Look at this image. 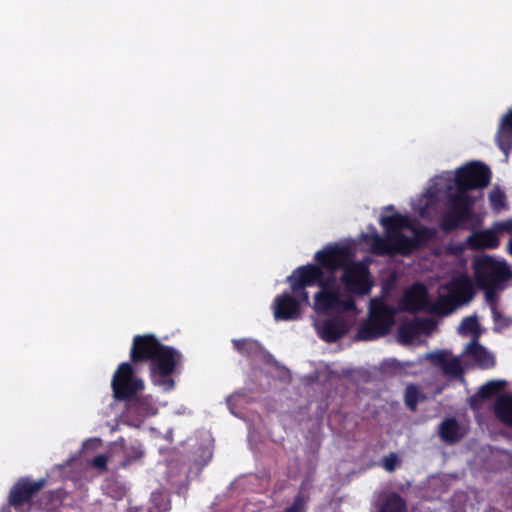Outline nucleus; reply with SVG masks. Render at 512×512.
I'll return each instance as SVG.
<instances>
[{
	"instance_id": "obj_1",
	"label": "nucleus",
	"mask_w": 512,
	"mask_h": 512,
	"mask_svg": "<svg viewBox=\"0 0 512 512\" xmlns=\"http://www.w3.org/2000/svg\"><path fill=\"white\" fill-rule=\"evenodd\" d=\"M380 225L385 229V237L380 236L376 231L372 234H363L365 242L370 243L371 252L377 256L397 255L396 235L403 234L402 229L411 228V220L407 215L395 213L391 216H382Z\"/></svg>"
},
{
	"instance_id": "obj_2",
	"label": "nucleus",
	"mask_w": 512,
	"mask_h": 512,
	"mask_svg": "<svg viewBox=\"0 0 512 512\" xmlns=\"http://www.w3.org/2000/svg\"><path fill=\"white\" fill-rule=\"evenodd\" d=\"M182 355L171 346L162 345L150 362L151 379L154 384L169 391L174 388L175 382L171 375L181 362Z\"/></svg>"
},
{
	"instance_id": "obj_3",
	"label": "nucleus",
	"mask_w": 512,
	"mask_h": 512,
	"mask_svg": "<svg viewBox=\"0 0 512 512\" xmlns=\"http://www.w3.org/2000/svg\"><path fill=\"white\" fill-rule=\"evenodd\" d=\"M473 271L478 287L503 286L512 278L507 263L489 255L476 258L473 262Z\"/></svg>"
},
{
	"instance_id": "obj_4",
	"label": "nucleus",
	"mask_w": 512,
	"mask_h": 512,
	"mask_svg": "<svg viewBox=\"0 0 512 512\" xmlns=\"http://www.w3.org/2000/svg\"><path fill=\"white\" fill-rule=\"evenodd\" d=\"M474 199L463 194H450L448 209L440 219V228L445 233H451L463 224L469 222L473 215Z\"/></svg>"
},
{
	"instance_id": "obj_5",
	"label": "nucleus",
	"mask_w": 512,
	"mask_h": 512,
	"mask_svg": "<svg viewBox=\"0 0 512 512\" xmlns=\"http://www.w3.org/2000/svg\"><path fill=\"white\" fill-rule=\"evenodd\" d=\"M290 284L291 291L299 296L304 304L309 305V294L307 287L317 285L319 287L328 286V279H325L324 272L320 266L315 264L302 265L294 269L286 279Z\"/></svg>"
},
{
	"instance_id": "obj_6",
	"label": "nucleus",
	"mask_w": 512,
	"mask_h": 512,
	"mask_svg": "<svg viewBox=\"0 0 512 512\" xmlns=\"http://www.w3.org/2000/svg\"><path fill=\"white\" fill-rule=\"evenodd\" d=\"M491 181L490 168L478 161H472L456 170L454 194H463L470 196L468 191L485 188Z\"/></svg>"
},
{
	"instance_id": "obj_7",
	"label": "nucleus",
	"mask_w": 512,
	"mask_h": 512,
	"mask_svg": "<svg viewBox=\"0 0 512 512\" xmlns=\"http://www.w3.org/2000/svg\"><path fill=\"white\" fill-rule=\"evenodd\" d=\"M111 387L116 400L130 401L144 389V383L135 375L132 363L123 362L113 375Z\"/></svg>"
},
{
	"instance_id": "obj_8",
	"label": "nucleus",
	"mask_w": 512,
	"mask_h": 512,
	"mask_svg": "<svg viewBox=\"0 0 512 512\" xmlns=\"http://www.w3.org/2000/svg\"><path fill=\"white\" fill-rule=\"evenodd\" d=\"M347 291L356 295H366L372 288L369 267L358 261H350L343 269L341 277Z\"/></svg>"
},
{
	"instance_id": "obj_9",
	"label": "nucleus",
	"mask_w": 512,
	"mask_h": 512,
	"mask_svg": "<svg viewBox=\"0 0 512 512\" xmlns=\"http://www.w3.org/2000/svg\"><path fill=\"white\" fill-rule=\"evenodd\" d=\"M47 480L41 478L32 481L27 477L20 478L11 488L8 505L16 509L31 504L32 499L46 486Z\"/></svg>"
},
{
	"instance_id": "obj_10",
	"label": "nucleus",
	"mask_w": 512,
	"mask_h": 512,
	"mask_svg": "<svg viewBox=\"0 0 512 512\" xmlns=\"http://www.w3.org/2000/svg\"><path fill=\"white\" fill-rule=\"evenodd\" d=\"M409 230L413 233V237L405 234H399L395 237L397 255H410L436 236V229L427 226H414L411 223Z\"/></svg>"
},
{
	"instance_id": "obj_11",
	"label": "nucleus",
	"mask_w": 512,
	"mask_h": 512,
	"mask_svg": "<svg viewBox=\"0 0 512 512\" xmlns=\"http://www.w3.org/2000/svg\"><path fill=\"white\" fill-rule=\"evenodd\" d=\"M315 260L318 266L335 272L338 269H344L353 258V254L346 246H328L315 254Z\"/></svg>"
},
{
	"instance_id": "obj_12",
	"label": "nucleus",
	"mask_w": 512,
	"mask_h": 512,
	"mask_svg": "<svg viewBox=\"0 0 512 512\" xmlns=\"http://www.w3.org/2000/svg\"><path fill=\"white\" fill-rule=\"evenodd\" d=\"M162 345L153 334L136 335L130 350L131 363L151 362Z\"/></svg>"
},
{
	"instance_id": "obj_13",
	"label": "nucleus",
	"mask_w": 512,
	"mask_h": 512,
	"mask_svg": "<svg viewBox=\"0 0 512 512\" xmlns=\"http://www.w3.org/2000/svg\"><path fill=\"white\" fill-rule=\"evenodd\" d=\"M304 302L292 291L278 295L273 302V313L275 320L291 321L301 317V305Z\"/></svg>"
},
{
	"instance_id": "obj_14",
	"label": "nucleus",
	"mask_w": 512,
	"mask_h": 512,
	"mask_svg": "<svg viewBox=\"0 0 512 512\" xmlns=\"http://www.w3.org/2000/svg\"><path fill=\"white\" fill-rule=\"evenodd\" d=\"M429 304L428 291L422 283L413 284L400 301L401 309L410 313L428 311Z\"/></svg>"
},
{
	"instance_id": "obj_15",
	"label": "nucleus",
	"mask_w": 512,
	"mask_h": 512,
	"mask_svg": "<svg viewBox=\"0 0 512 512\" xmlns=\"http://www.w3.org/2000/svg\"><path fill=\"white\" fill-rule=\"evenodd\" d=\"M341 303L339 288L335 285L334 279H328V286L320 287V291L314 297V310L317 313H327L339 310Z\"/></svg>"
},
{
	"instance_id": "obj_16",
	"label": "nucleus",
	"mask_w": 512,
	"mask_h": 512,
	"mask_svg": "<svg viewBox=\"0 0 512 512\" xmlns=\"http://www.w3.org/2000/svg\"><path fill=\"white\" fill-rule=\"evenodd\" d=\"M319 337L327 343H335L348 332V326L344 318L333 317L323 320L317 326Z\"/></svg>"
},
{
	"instance_id": "obj_17",
	"label": "nucleus",
	"mask_w": 512,
	"mask_h": 512,
	"mask_svg": "<svg viewBox=\"0 0 512 512\" xmlns=\"http://www.w3.org/2000/svg\"><path fill=\"white\" fill-rule=\"evenodd\" d=\"M466 244L474 251L495 249L499 246V238L492 230L476 231L467 237Z\"/></svg>"
},
{
	"instance_id": "obj_18",
	"label": "nucleus",
	"mask_w": 512,
	"mask_h": 512,
	"mask_svg": "<svg viewBox=\"0 0 512 512\" xmlns=\"http://www.w3.org/2000/svg\"><path fill=\"white\" fill-rule=\"evenodd\" d=\"M496 143L506 155L512 150V108L503 116L497 134Z\"/></svg>"
},
{
	"instance_id": "obj_19",
	"label": "nucleus",
	"mask_w": 512,
	"mask_h": 512,
	"mask_svg": "<svg viewBox=\"0 0 512 512\" xmlns=\"http://www.w3.org/2000/svg\"><path fill=\"white\" fill-rule=\"evenodd\" d=\"M394 316L395 310L392 307L383 302H378L372 304L367 320L378 326L387 325V330L390 331L394 324Z\"/></svg>"
},
{
	"instance_id": "obj_20",
	"label": "nucleus",
	"mask_w": 512,
	"mask_h": 512,
	"mask_svg": "<svg viewBox=\"0 0 512 512\" xmlns=\"http://www.w3.org/2000/svg\"><path fill=\"white\" fill-rule=\"evenodd\" d=\"M450 294L457 304L469 302L474 296L471 280L466 276L454 279L450 284Z\"/></svg>"
},
{
	"instance_id": "obj_21",
	"label": "nucleus",
	"mask_w": 512,
	"mask_h": 512,
	"mask_svg": "<svg viewBox=\"0 0 512 512\" xmlns=\"http://www.w3.org/2000/svg\"><path fill=\"white\" fill-rule=\"evenodd\" d=\"M429 325H431V322L425 319H416L400 325L398 328L399 341L404 344L410 343L421 331L427 330Z\"/></svg>"
},
{
	"instance_id": "obj_22",
	"label": "nucleus",
	"mask_w": 512,
	"mask_h": 512,
	"mask_svg": "<svg viewBox=\"0 0 512 512\" xmlns=\"http://www.w3.org/2000/svg\"><path fill=\"white\" fill-rule=\"evenodd\" d=\"M466 352L473 357V359L485 369L492 368L495 365V358L493 355L481 345L477 339H473L467 346Z\"/></svg>"
},
{
	"instance_id": "obj_23",
	"label": "nucleus",
	"mask_w": 512,
	"mask_h": 512,
	"mask_svg": "<svg viewBox=\"0 0 512 512\" xmlns=\"http://www.w3.org/2000/svg\"><path fill=\"white\" fill-rule=\"evenodd\" d=\"M494 414L496 418L508 427H512V396L501 395L494 404Z\"/></svg>"
},
{
	"instance_id": "obj_24",
	"label": "nucleus",
	"mask_w": 512,
	"mask_h": 512,
	"mask_svg": "<svg viewBox=\"0 0 512 512\" xmlns=\"http://www.w3.org/2000/svg\"><path fill=\"white\" fill-rule=\"evenodd\" d=\"M388 333L387 325L378 326L372 321L366 320L359 325L356 337L358 340L371 341L384 337Z\"/></svg>"
},
{
	"instance_id": "obj_25",
	"label": "nucleus",
	"mask_w": 512,
	"mask_h": 512,
	"mask_svg": "<svg viewBox=\"0 0 512 512\" xmlns=\"http://www.w3.org/2000/svg\"><path fill=\"white\" fill-rule=\"evenodd\" d=\"M388 333L387 325L378 326L372 321L366 320L359 325L356 337L358 340L371 341L384 337Z\"/></svg>"
},
{
	"instance_id": "obj_26",
	"label": "nucleus",
	"mask_w": 512,
	"mask_h": 512,
	"mask_svg": "<svg viewBox=\"0 0 512 512\" xmlns=\"http://www.w3.org/2000/svg\"><path fill=\"white\" fill-rule=\"evenodd\" d=\"M439 435L446 443L458 442L462 437L458 421L453 417L444 419L439 427Z\"/></svg>"
},
{
	"instance_id": "obj_27",
	"label": "nucleus",
	"mask_w": 512,
	"mask_h": 512,
	"mask_svg": "<svg viewBox=\"0 0 512 512\" xmlns=\"http://www.w3.org/2000/svg\"><path fill=\"white\" fill-rule=\"evenodd\" d=\"M457 302L454 297L449 295H441L433 304H429L428 311L442 316L451 314L457 307Z\"/></svg>"
},
{
	"instance_id": "obj_28",
	"label": "nucleus",
	"mask_w": 512,
	"mask_h": 512,
	"mask_svg": "<svg viewBox=\"0 0 512 512\" xmlns=\"http://www.w3.org/2000/svg\"><path fill=\"white\" fill-rule=\"evenodd\" d=\"M379 512H407V503L398 493H389L382 501Z\"/></svg>"
},
{
	"instance_id": "obj_29",
	"label": "nucleus",
	"mask_w": 512,
	"mask_h": 512,
	"mask_svg": "<svg viewBox=\"0 0 512 512\" xmlns=\"http://www.w3.org/2000/svg\"><path fill=\"white\" fill-rule=\"evenodd\" d=\"M232 345L238 353L249 358L258 356L262 350L260 343L252 339H234Z\"/></svg>"
},
{
	"instance_id": "obj_30",
	"label": "nucleus",
	"mask_w": 512,
	"mask_h": 512,
	"mask_svg": "<svg viewBox=\"0 0 512 512\" xmlns=\"http://www.w3.org/2000/svg\"><path fill=\"white\" fill-rule=\"evenodd\" d=\"M130 407L135 409L139 415L143 417L153 416L157 413V409L149 397L136 398L135 396L130 400Z\"/></svg>"
},
{
	"instance_id": "obj_31",
	"label": "nucleus",
	"mask_w": 512,
	"mask_h": 512,
	"mask_svg": "<svg viewBox=\"0 0 512 512\" xmlns=\"http://www.w3.org/2000/svg\"><path fill=\"white\" fill-rule=\"evenodd\" d=\"M124 459L120 463L122 468L130 466L132 463L139 461L144 456V450L139 443L130 444L123 448Z\"/></svg>"
},
{
	"instance_id": "obj_32",
	"label": "nucleus",
	"mask_w": 512,
	"mask_h": 512,
	"mask_svg": "<svg viewBox=\"0 0 512 512\" xmlns=\"http://www.w3.org/2000/svg\"><path fill=\"white\" fill-rule=\"evenodd\" d=\"M504 386H505L504 381H497V380L488 381L487 383L482 385L480 387V389L478 390L479 396H481L482 399H484V400L490 399L491 397L498 394L504 388Z\"/></svg>"
},
{
	"instance_id": "obj_33",
	"label": "nucleus",
	"mask_w": 512,
	"mask_h": 512,
	"mask_svg": "<svg viewBox=\"0 0 512 512\" xmlns=\"http://www.w3.org/2000/svg\"><path fill=\"white\" fill-rule=\"evenodd\" d=\"M489 202L495 213L506 208V195L500 188H494L489 194Z\"/></svg>"
},
{
	"instance_id": "obj_34",
	"label": "nucleus",
	"mask_w": 512,
	"mask_h": 512,
	"mask_svg": "<svg viewBox=\"0 0 512 512\" xmlns=\"http://www.w3.org/2000/svg\"><path fill=\"white\" fill-rule=\"evenodd\" d=\"M459 333L462 335H469V334H478L479 331V323L476 316H468L465 317L459 326L458 329Z\"/></svg>"
},
{
	"instance_id": "obj_35",
	"label": "nucleus",
	"mask_w": 512,
	"mask_h": 512,
	"mask_svg": "<svg viewBox=\"0 0 512 512\" xmlns=\"http://www.w3.org/2000/svg\"><path fill=\"white\" fill-rule=\"evenodd\" d=\"M404 401H405V405L411 411H416L417 404L419 401V391L415 385L410 384L406 387L405 394H404Z\"/></svg>"
},
{
	"instance_id": "obj_36",
	"label": "nucleus",
	"mask_w": 512,
	"mask_h": 512,
	"mask_svg": "<svg viewBox=\"0 0 512 512\" xmlns=\"http://www.w3.org/2000/svg\"><path fill=\"white\" fill-rule=\"evenodd\" d=\"M442 370L444 374L452 377H461L464 373L463 367L458 358L447 359Z\"/></svg>"
},
{
	"instance_id": "obj_37",
	"label": "nucleus",
	"mask_w": 512,
	"mask_h": 512,
	"mask_svg": "<svg viewBox=\"0 0 512 512\" xmlns=\"http://www.w3.org/2000/svg\"><path fill=\"white\" fill-rule=\"evenodd\" d=\"M127 490L118 482H111L106 486V494L114 500H121L126 496Z\"/></svg>"
},
{
	"instance_id": "obj_38",
	"label": "nucleus",
	"mask_w": 512,
	"mask_h": 512,
	"mask_svg": "<svg viewBox=\"0 0 512 512\" xmlns=\"http://www.w3.org/2000/svg\"><path fill=\"white\" fill-rule=\"evenodd\" d=\"M399 465L400 460L396 453H390L382 459V466L387 472H394Z\"/></svg>"
},
{
	"instance_id": "obj_39",
	"label": "nucleus",
	"mask_w": 512,
	"mask_h": 512,
	"mask_svg": "<svg viewBox=\"0 0 512 512\" xmlns=\"http://www.w3.org/2000/svg\"><path fill=\"white\" fill-rule=\"evenodd\" d=\"M107 462H108L107 456L104 454H99L92 459L91 465L93 468H95L101 472H105V471H107Z\"/></svg>"
},
{
	"instance_id": "obj_40",
	"label": "nucleus",
	"mask_w": 512,
	"mask_h": 512,
	"mask_svg": "<svg viewBox=\"0 0 512 512\" xmlns=\"http://www.w3.org/2000/svg\"><path fill=\"white\" fill-rule=\"evenodd\" d=\"M429 359L434 365L440 366L441 368H443L444 364L447 361V357L443 352L431 353L429 355Z\"/></svg>"
},
{
	"instance_id": "obj_41",
	"label": "nucleus",
	"mask_w": 512,
	"mask_h": 512,
	"mask_svg": "<svg viewBox=\"0 0 512 512\" xmlns=\"http://www.w3.org/2000/svg\"><path fill=\"white\" fill-rule=\"evenodd\" d=\"M481 289L485 290V296L487 301L494 302L496 299V291L499 289H502L503 286H489V287H480Z\"/></svg>"
},
{
	"instance_id": "obj_42",
	"label": "nucleus",
	"mask_w": 512,
	"mask_h": 512,
	"mask_svg": "<svg viewBox=\"0 0 512 512\" xmlns=\"http://www.w3.org/2000/svg\"><path fill=\"white\" fill-rule=\"evenodd\" d=\"M355 302L352 298L342 300L341 303H339V309L345 310V311H351L355 309Z\"/></svg>"
},
{
	"instance_id": "obj_43",
	"label": "nucleus",
	"mask_w": 512,
	"mask_h": 512,
	"mask_svg": "<svg viewBox=\"0 0 512 512\" xmlns=\"http://www.w3.org/2000/svg\"><path fill=\"white\" fill-rule=\"evenodd\" d=\"M483 401H484V399H482V397L479 396V391H478L477 393H475L473 396L470 397L469 404H470L471 408L476 409L482 405Z\"/></svg>"
},
{
	"instance_id": "obj_44",
	"label": "nucleus",
	"mask_w": 512,
	"mask_h": 512,
	"mask_svg": "<svg viewBox=\"0 0 512 512\" xmlns=\"http://www.w3.org/2000/svg\"><path fill=\"white\" fill-rule=\"evenodd\" d=\"M243 394L241 392H235L233 393L232 395L228 396L227 399H226V403L227 405L232 408V406L235 405V403L237 402V400L242 397Z\"/></svg>"
},
{
	"instance_id": "obj_45",
	"label": "nucleus",
	"mask_w": 512,
	"mask_h": 512,
	"mask_svg": "<svg viewBox=\"0 0 512 512\" xmlns=\"http://www.w3.org/2000/svg\"><path fill=\"white\" fill-rule=\"evenodd\" d=\"M498 228L505 232H511L512 231V219L499 223Z\"/></svg>"
},
{
	"instance_id": "obj_46",
	"label": "nucleus",
	"mask_w": 512,
	"mask_h": 512,
	"mask_svg": "<svg viewBox=\"0 0 512 512\" xmlns=\"http://www.w3.org/2000/svg\"><path fill=\"white\" fill-rule=\"evenodd\" d=\"M127 512H146L142 507H130Z\"/></svg>"
},
{
	"instance_id": "obj_47",
	"label": "nucleus",
	"mask_w": 512,
	"mask_h": 512,
	"mask_svg": "<svg viewBox=\"0 0 512 512\" xmlns=\"http://www.w3.org/2000/svg\"><path fill=\"white\" fill-rule=\"evenodd\" d=\"M509 252L512 255V240L509 242Z\"/></svg>"
},
{
	"instance_id": "obj_48",
	"label": "nucleus",
	"mask_w": 512,
	"mask_h": 512,
	"mask_svg": "<svg viewBox=\"0 0 512 512\" xmlns=\"http://www.w3.org/2000/svg\"><path fill=\"white\" fill-rule=\"evenodd\" d=\"M387 210H394V206L393 205H389L386 207Z\"/></svg>"
}]
</instances>
